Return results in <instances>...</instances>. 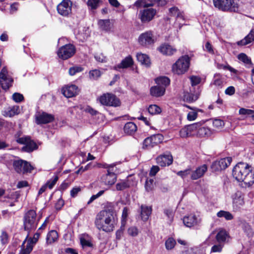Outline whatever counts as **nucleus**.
Listing matches in <instances>:
<instances>
[{"mask_svg": "<svg viewBox=\"0 0 254 254\" xmlns=\"http://www.w3.org/2000/svg\"><path fill=\"white\" fill-rule=\"evenodd\" d=\"M117 223V218L113 210L100 211L96 215L95 225L96 228L105 232L113 231Z\"/></svg>", "mask_w": 254, "mask_h": 254, "instance_id": "f257e3e1", "label": "nucleus"}, {"mask_svg": "<svg viewBox=\"0 0 254 254\" xmlns=\"http://www.w3.org/2000/svg\"><path fill=\"white\" fill-rule=\"evenodd\" d=\"M232 175L237 181L243 182L246 187H250L254 183V172L252 166L247 163H238L233 168Z\"/></svg>", "mask_w": 254, "mask_h": 254, "instance_id": "f03ea898", "label": "nucleus"}, {"mask_svg": "<svg viewBox=\"0 0 254 254\" xmlns=\"http://www.w3.org/2000/svg\"><path fill=\"white\" fill-rule=\"evenodd\" d=\"M190 62V58L188 55L181 56L172 64V72L178 75L185 74L189 70Z\"/></svg>", "mask_w": 254, "mask_h": 254, "instance_id": "7ed1b4c3", "label": "nucleus"}, {"mask_svg": "<svg viewBox=\"0 0 254 254\" xmlns=\"http://www.w3.org/2000/svg\"><path fill=\"white\" fill-rule=\"evenodd\" d=\"M116 165V163L104 165V167L107 169V173L102 176L101 182L107 187V190L113 185L117 181V175L114 172V168Z\"/></svg>", "mask_w": 254, "mask_h": 254, "instance_id": "20e7f679", "label": "nucleus"}, {"mask_svg": "<svg viewBox=\"0 0 254 254\" xmlns=\"http://www.w3.org/2000/svg\"><path fill=\"white\" fill-rule=\"evenodd\" d=\"M38 221L36 211L34 210H29L24 217V229L27 231L35 229Z\"/></svg>", "mask_w": 254, "mask_h": 254, "instance_id": "39448f33", "label": "nucleus"}, {"mask_svg": "<svg viewBox=\"0 0 254 254\" xmlns=\"http://www.w3.org/2000/svg\"><path fill=\"white\" fill-rule=\"evenodd\" d=\"M102 105L117 107L120 106V100L114 94L109 93L103 94L98 98Z\"/></svg>", "mask_w": 254, "mask_h": 254, "instance_id": "423d86ee", "label": "nucleus"}, {"mask_svg": "<svg viewBox=\"0 0 254 254\" xmlns=\"http://www.w3.org/2000/svg\"><path fill=\"white\" fill-rule=\"evenodd\" d=\"M215 7L223 11H238V4L233 0H213Z\"/></svg>", "mask_w": 254, "mask_h": 254, "instance_id": "0eeeda50", "label": "nucleus"}, {"mask_svg": "<svg viewBox=\"0 0 254 254\" xmlns=\"http://www.w3.org/2000/svg\"><path fill=\"white\" fill-rule=\"evenodd\" d=\"M155 39L151 31H147L141 33L138 37V42L144 47H149L155 43Z\"/></svg>", "mask_w": 254, "mask_h": 254, "instance_id": "6e6552de", "label": "nucleus"}, {"mask_svg": "<svg viewBox=\"0 0 254 254\" xmlns=\"http://www.w3.org/2000/svg\"><path fill=\"white\" fill-rule=\"evenodd\" d=\"M72 2L70 0H63L57 7L58 12L64 17L70 16L72 13Z\"/></svg>", "mask_w": 254, "mask_h": 254, "instance_id": "1a4fd4ad", "label": "nucleus"}, {"mask_svg": "<svg viewBox=\"0 0 254 254\" xmlns=\"http://www.w3.org/2000/svg\"><path fill=\"white\" fill-rule=\"evenodd\" d=\"M75 52V49L72 44H67L61 47L57 52L58 57L64 60L71 57Z\"/></svg>", "mask_w": 254, "mask_h": 254, "instance_id": "9d476101", "label": "nucleus"}, {"mask_svg": "<svg viewBox=\"0 0 254 254\" xmlns=\"http://www.w3.org/2000/svg\"><path fill=\"white\" fill-rule=\"evenodd\" d=\"M231 157H226L217 160L212 163L211 169L212 172H219L225 169L229 166L232 162Z\"/></svg>", "mask_w": 254, "mask_h": 254, "instance_id": "9b49d317", "label": "nucleus"}, {"mask_svg": "<svg viewBox=\"0 0 254 254\" xmlns=\"http://www.w3.org/2000/svg\"><path fill=\"white\" fill-rule=\"evenodd\" d=\"M13 82L12 78L8 74L6 67H3L0 72V83L4 90L8 89Z\"/></svg>", "mask_w": 254, "mask_h": 254, "instance_id": "f8f14e48", "label": "nucleus"}, {"mask_svg": "<svg viewBox=\"0 0 254 254\" xmlns=\"http://www.w3.org/2000/svg\"><path fill=\"white\" fill-rule=\"evenodd\" d=\"M164 137L161 134H157L145 138L143 142V147L151 148L162 142Z\"/></svg>", "mask_w": 254, "mask_h": 254, "instance_id": "ddd939ff", "label": "nucleus"}, {"mask_svg": "<svg viewBox=\"0 0 254 254\" xmlns=\"http://www.w3.org/2000/svg\"><path fill=\"white\" fill-rule=\"evenodd\" d=\"M13 165L15 170L18 173L30 172L33 169L30 164L22 160L14 161Z\"/></svg>", "mask_w": 254, "mask_h": 254, "instance_id": "4468645a", "label": "nucleus"}, {"mask_svg": "<svg viewBox=\"0 0 254 254\" xmlns=\"http://www.w3.org/2000/svg\"><path fill=\"white\" fill-rule=\"evenodd\" d=\"M169 14L171 16L176 18V24L178 23L180 28L184 24L183 22L185 20L183 12L176 6H173L169 9Z\"/></svg>", "mask_w": 254, "mask_h": 254, "instance_id": "2eb2a0df", "label": "nucleus"}, {"mask_svg": "<svg viewBox=\"0 0 254 254\" xmlns=\"http://www.w3.org/2000/svg\"><path fill=\"white\" fill-rule=\"evenodd\" d=\"M156 13V11L153 8H147L140 11L139 18L143 23L151 21Z\"/></svg>", "mask_w": 254, "mask_h": 254, "instance_id": "dca6fc26", "label": "nucleus"}, {"mask_svg": "<svg viewBox=\"0 0 254 254\" xmlns=\"http://www.w3.org/2000/svg\"><path fill=\"white\" fill-rule=\"evenodd\" d=\"M201 222V219L198 216L190 214L183 218V223L188 227H191L198 225Z\"/></svg>", "mask_w": 254, "mask_h": 254, "instance_id": "f3484780", "label": "nucleus"}, {"mask_svg": "<svg viewBox=\"0 0 254 254\" xmlns=\"http://www.w3.org/2000/svg\"><path fill=\"white\" fill-rule=\"evenodd\" d=\"M157 163L162 167L169 166L173 162V157L170 153L163 154L156 158Z\"/></svg>", "mask_w": 254, "mask_h": 254, "instance_id": "a211bd4d", "label": "nucleus"}, {"mask_svg": "<svg viewBox=\"0 0 254 254\" xmlns=\"http://www.w3.org/2000/svg\"><path fill=\"white\" fill-rule=\"evenodd\" d=\"M62 93L67 98L76 96L78 92V87L75 85H71L63 88Z\"/></svg>", "mask_w": 254, "mask_h": 254, "instance_id": "6ab92c4d", "label": "nucleus"}, {"mask_svg": "<svg viewBox=\"0 0 254 254\" xmlns=\"http://www.w3.org/2000/svg\"><path fill=\"white\" fill-rule=\"evenodd\" d=\"M233 207L239 209L245 204L244 195L240 191L236 192L233 198Z\"/></svg>", "mask_w": 254, "mask_h": 254, "instance_id": "aec40b11", "label": "nucleus"}, {"mask_svg": "<svg viewBox=\"0 0 254 254\" xmlns=\"http://www.w3.org/2000/svg\"><path fill=\"white\" fill-rule=\"evenodd\" d=\"M207 166L203 164L196 168L191 172V179L193 180H197L202 177L207 170Z\"/></svg>", "mask_w": 254, "mask_h": 254, "instance_id": "412c9836", "label": "nucleus"}, {"mask_svg": "<svg viewBox=\"0 0 254 254\" xmlns=\"http://www.w3.org/2000/svg\"><path fill=\"white\" fill-rule=\"evenodd\" d=\"M20 108L18 106L8 107L2 111V114L5 117H12L20 113Z\"/></svg>", "mask_w": 254, "mask_h": 254, "instance_id": "4be33fe9", "label": "nucleus"}, {"mask_svg": "<svg viewBox=\"0 0 254 254\" xmlns=\"http://www.w3.org/2000/svg\"><path fill=\"white\" fill-rule=\"evenodd\" d=\"M54 120V117L46 113L39 114L36 116V121L37 124H47L51 122Z\"/></svg>", "mask_w": 254, "mask_h": 254, "instance_id": "5701e85b", "label": "nucleus"}, {"mask_svg": "<svg viewBox=\"0 0 254 254\" xmlns=\"http://www.w3.org/2000/svg\"><path fill=\"white\" fill-rule=\"evenodd\" d=\"M158 50L162 54L166 56H172L177 52L176 48L166 44L162 45Z\"/></svg>", "mask_w": 254, "mask_h": 254, "instance_id": "b1692460", "label": "nucleus"}, {"mask_svg": "<svg viewBox=\"0 0 254 254\" xmlns=\"http://www.w3.org/2000/svg\"><path fill=\"white\" fill-rule=\"evenodd\" d=\"M152 207L146 205H142L140 206V217L144 221H146L152 213Z\"/></svg>", "mask_w": 254, "mask_h": 254, "instance_id": "393cba45", "label": "nucleus"}, {"mask_svg": "<svg viewBox=\"0 0 254 254\" xmlns=\"http://www.w3.org/2000/svg\"><path fill=\"white\" fill-rule=\"evenodd\" d=\"M165 91L164 87L157 85L151 87L150 89V94L155 97L162 96L165 94Z\"/></svg>", "mask_w": 254, "mask_h": 254, "instance_id": "a878e982", "label": "nucleus"}, {"mask_svg": "<svg viewBox=\"0 0 254 254\" xmlns=\"http://www.w3.org/2000/svg\"><path fill=\"white\" fill-rule=\"evenodd\" d=\"M254 41V28L252 29L249 34L243 39L237 42L239 46H245Z\"/></svg>", "mask_w": 254, "mask_h": 254, "instance_id": "bb28decb", "label": "nucleus"}, {"mask_svg": "<svg viewBox=\"0 0 254 254\" xmlns=\"http://www.w3.org/2000/svg\"><path fill=\"white\" fill-rule=\"evenodd\" d=\"M59 238L58 232L55 230L50 231L46 237V243L48 245H51L56 242Z\"/></svg>", "mask_w": 254, "mask_h": 254, "instance_id": "cd10ccee", "label": "nucleus"}, {"mask_svg": "<svg viewBox=\"0 0 254 254\" xmlns=\"http://www.w3.org/2000/svg\"><path fill=\"white\" fill-rule=\"evenodd\" d=\"M201 125V123L198 122L187 126L186 127L190 136L196 135L197 129Z\"/></svg>", "mask_w": 254, "mask_h": 254, "instance_id": "c85d7f7f", "label": "nucleus"}, {"mask_svg": "<svg viewBox=\"0 0 254 254\" xmlns=\"http://www.w3.org/2000/svg\"><path fill=\"white\" fill-rule=\"evenodd\" d=\"M136 58L137 61L142 64L146 66H149L150 64V59L146 54L137 53L136 54Z\"/></svg>", "mask_w": 254, "mask_h": 254, "instance_id": "c756f323", "label": "nucleus"}, {"mask_svg": "<svg viewBox=\"0 0 254 254\" xmlns=\"http://www.w3.org/2000/svg\"><path fill=\"white\" fill-rule=\"evenodd\" d=\"M211 134V131L209 128L200 126L197 129L196 135L200 137H205L209 136Z\"/></svg>", "mask_w": 254, "mask_h": 254, "instance_id": "7c9ffc66", "label": "nucleus"}, {"mask_svg": "<svg viewBox=\"0 0 254 254\" xmlns=\"http://www.w3.org/2000/svg\"><path fill=\"white\" fill-rule=\"evenodd\" d=\"M137 130L136 125L133 122H128L124 126V131L126 133L131 134Z\"/></svg>", "mask_w": 254, "mask_h": 254, "instance_id": "2f4dec72", "label": "nucleus"}, {"mask_svg": "<svg viewBox=\"0 0 254 254\" xmlns=\"http://www.w3.org/2000/svg\"><path fill=\"white\" fill-rule=\"evenodd\" d=\"M133 64V60L130 56L127 57L121 64L118 65L119 68H127L131 66Z\"/></svg>", "mask_w": 254, "mask_h": 254, "instance_id": "473e14b6", "label": "nucleus"}, {"mask_svg": "<svg viewBox=\"0 0 254 254\" xmlns=\"http://www.w3.org/2000/svg\"><path fill=\"white\" fill-rule=\"evenodd\" d=\"M157 86L166 87L170 84V80L169 78L166 76L158 77L155 80Z\"/></svg>", "mask_w": 254, "mask_h": 254, "instance_id": "72a5a7b5", "label": "nucleus"}, {"mask_svg": "<svg viewBox=\"0 0 254 254\" xmlns=\"http://www.w3.org/2000/svg\"><path fill=\"white\" fill-rule=\"evenodd\" d=\"M98 24L101 28L105 31H110L113 28V24L109 19L100 20Z\"/></svg>", "mask_w": 254, "mask_h": 254, "instance_id": "f704fd0d", "label": "nucleus"}, {"mask_svg": "<svg viewBox=\"0 0 254 254\" xmlns=\"http://www.w3.org/2000/svg\"><path fill=\"white\" fill-rule=\"evenodd\" d=\"M228 235L227 232L224 230H220L216 236V239L217 241L219 243H222L224 242Z\"/></svg>", "mask_w": 254, "mask_h": 254, "instance_id": "c9c22d12", "label": "nucleus"}, {"mask_svg": "<svg viewBox=\"0 0 254 254\" xmlns=\"http://www.w3.org/2000/svg\"><path fill=\"white\" fill-rule=\"evenodd\" d=\"M217 216L219 218L224 217L226 220H231L234 218L233 215L230 212L224 210L218 212Z\"/></svg>", "mask_w": 254, "mask_h": 254, "instance_id": "e433bc0d", "label": "nucleus"}, {"mask_svg": "<svg viewBox=\"0 0 254 254\" xmlns=\"http://www.w3.org/2000/svg\"><path fill=\"white\" fill-rule=\"evenodd\" d=\"M40 236V234L39 233H35L33 238H30L26 240V245L31 246L32 249L33 248L34 246L37 242Z\"/></svg>", "mask_w": 254, "mask_h": 254, "instance_id": "4c0bfd02", "label": "nucleus"}, {"mask_svg": "<svg viewBox=\"0 0 254 254\" xmlns=\"http://www.w3.org/2000/svg\"><path fill=\"white\" fill-rule=\"evenodd\" d=\"M116 187L117 190H123L129 187V183L128 180H123L118 182Z\"/></svg>", "mask_w": 254, "mask_h": 254, "instance_id": "58836bf2", "label": "nucleus"}, {"mask_svg": "<svg viewBox=\"0 0 254 254\" xmlns=\"http://www.w3.org/2000/svg\"><path fill=\"white\" fill-rule=\"evenodd\" d=\"M37 145L36 143L34 142L31 141L30 139L28 142L26 144L25 146L23 147L22 149L25 151L30 152L35 149Z\"/></svg>", "mask_w": 254, "mask_h": 254, "instance_id": "ea45409f", "label": "nucleus"}, {"mask_svg": "<svg viewBox=\"0 0 254 254\" xmlns=\"http://www.w3.org/2000/svg\"><path fill=\"white\" fill-rule=\"evenodd\" d=\"M80 243L82 247H92V244L87 235H84L80 238Z\"/></svg>", "mask_w": 254, "mask_h": 254, "instance_id": "a19ab883", "label": "nucleus"}, {"mask_svg": "<svg viewBox=\"0 0 254 254\" xmlns=\"http://www.w3.org/2000/svg\"><path fill=\"white\" fill-rule=\"evenodd\" d=\"M102 74V72L100 70L95 69L89 71V77L90 79L96 80L101 76Z\"/></svg>", "mask_w": 254, "mask_h": 254, "instance_id": "79ce46f5", "label": "nucleus"}, {"mask_svg": "<svg viewBox=\"0 0 254 254\" xmlns=\"http://www.w3.org/2000/svg\"><path fill=\"white\" fill-rule=\"evenodd\" d=\"M102 2L101 0H88L87 4L91 9H96Z\"/></svg>", "mask_w": 254, "mask_h": 254, "instance_id": "37998d69", "label": "nucleus"}, {"mask_svg": "<svg viewBox=\"0 0 254 254\" xmlns=\"http://www.w3.org/2000/svg\"><path fill=\"white\" fill-rule=\"evenodd\" d=\"M148 111L149 114L151 115H156L160 114L162 110L156 105H151L148 108Z\"/></svg>", "mask_w": 254, "mask_h": 254, "instance_id": "c03bdc74", "label": "nucleus"}, {"mask_svg": "<svg viewBox=\"0 0 254 254\" xmlns=\"http://www.w3.org/2000/svg\"><path fill=\"white\" fill-rule=\"evenodd\" d=\"M176 244V241L173 238H169L165 242V248L167 250L173 249Z\"/></svg>", "mask_w": 254, "mask_h": 254, "instance_id": "a18cd8bd", "label": "nucleus"}, {"mask_svg": "<svg viewBox=\"0 0 254 254\" xmlns=\"http://www.w3.org/2000/svg\"><path fill=\"white\" fill-rule=\"evenodd\" d=\"M197 94H193L188 92L185 93L184 99L188 102H192L196 101L198 99Z\"/></svg>", "mask_w": 254, "mask_h": 254, "instance_id": "49530a36", "label": "nucleus"}, {"mask_svg": "<svg viewBox=\"0 0 254 254\" xmlns=\"http://www.w3.org/2000/svg\"><path fill=\"white\" fill-rule=\"evenodd\" d=\"M83 70V67L80 66H74L69 68L68 70L69 74L71 76L74 75L77 73L80 72Z\"/></svg>", "mask_w": 254, "mask_h": 254, "instance_id": "de8ad7c7", "label": "nucleus"}, {"mask_svg": "<svg viewBox=\"0 0 254 254\" xmlns=\"http://www.w3.org/2000/svg\"><path fill=\"white\" fill-rule=\"evenodd\" d=\"M134 6L136 7H149L151 6V4H149L147 0H137L134 3Z\"/></svg>", "mask_w": 254, "mask_h": 254, "instance_id": "09e8293b", "label": "nucleus"}, {"mask_svg": "<svg viewBox=\"0 0 254 254\" xmlns=\"http://www.w3.org/2000/svg\"><path fill=\"white\" fill-rule=\"evenodd\" d=\"M20 133H17L15 135L16 141L20 144H25L28 142L29 140L30 139V138L28 136H24V137H20Z\"/></svg>", "mask_w": 254, "mask_h": 254, "instance_id": "8fccbe9b", "label": "nucleus"}, {"mask_svg": "<svg viewBox=\"0 0 254 254\" xmlns=\"http://www.w3.org/2000/svg\"><path fill=\"white\" fill-rule=\"evenodd\" d=\"M26 243V240H25L22 245V247H23L19 254H29L32 251L33 249L31 246H27L26 245V246H24V244Z\"/></svg>", "mask_w": 254, "mask_h": 254, "instance_id": "3c124183", "label": "nucleus"}, {"mask_svg": "<svg viewBox=\"0 0 254 254\" xmlns=\"http://www.w3.org/2000/svg\"><path fill=\"white\" fill-rule=\"evenodd\" d=\"M239 114L254 118V111L252 110L241 108L239 110Z\"/></svg>", "mask_w": 254, "mask_h": 254, "instance_id": "603ef678", "label": "nucleus"}, {"mask_svg": "<svg viewBox=\"0 0 254 254\" xmlns=\"http://www.w3.org/2000/svg\"><path fill=\"white\" fill-rule=\"evenodd\" d=\"M154 181L153 179L147 180L145 182V189L147 191H150L154 189Z\"/></svg>", "mask_w": 254, "mask_h": 254, "instance_id": "864d4df0", "label": "nucleus"}, {"mask_svg": "<svg viewBox=\"0 0 254 254\" xmlns=\"http://www.w3.org/2000/svg\"><path fill=\"white\" fill-rule=\"evenodd\" d=\"M238 59L246 64H250L251 63V59L244 53H241L238 55Z\"/></svg>", "mask_w": 254, "mask_h": 254, "instance_id": "5fc2aeb1", "label": "nucleus"}, {"mask_svg": "<svg viewBox=\"0 0 254 254\" xmlns=\"http://www.w3.org/2000/svg\"><path fill=\"white\" fill-rule=\"evenodd\" d=\"M192 171L190 169H186L184 171H181L178 172H177V174L181 177L183 179H185L186 177H187L189 175H191Z\"/></svg>", "mask_w": 254, "mask_h": 254, "instance_id": "6e6d98bb", "label": "nucleus"}, {"mask_svg": "<svg viewBox=\"0 0 254 254\" xmlns=\"http://www.w3.org/2000/svg\"><path fill=\"white\" fill-rule=\"evenodd\" d=\"M223 245L219 243L213 245L211 249V253H220L222 251Z\"/></svg>", "mask_w": 254, "mask_h": 254, "instance_id": "4d7b16f0", "label": "nucleus"}, {"mask_svg": "<svg viewBox=\"0 0 254 254\" xmlns=\"http://www.w3.org/2000/svg\"><path fill=\"white\" fill-rule=\"evenodd\" d=\"M190 79L192 86H195L198 84L201 81V78L199 76L192 75L190 76Z\"/></svg>", "mask_w": 254, "mask_h": 254, "instance_id": "13d9d810", "label": "nucleus"}, {"mask_svg": "<svg viewBox=\"0 0 254 254\" xmlns=\"http://www.w3.org/2000/svg\"><path fill=\"white\" fill-rule=\"evenodd\" d=\"M213 126L216 128L219 129L224 126V123L221 120L215 119L213 122Z\"/></svg>", "mask_w": 254, "mask_h": 254, "instance_id": "bf43d9fd", "label": "nucleus"}, {"mask_svg": "<svg viewBox=\"0 0 254 254\" xmlns=\"http://www.w3.org/2000/svg\"><path fill=\"white\" fill-rule=\"evenodd\" d=\"M96 60L100 63H105L107 62V58L103 55L102 53L97 54L94 56Z\"/></svg>", "mask_w": 254, "mask_h": 254, "instance_id": "052dcab7", "label": "nucleus"}, {"mask_svg": "<svg viewBox=\"0 0 254 254\" xmlns=\"http://www.w3.org/2000/svg\"><path fill=\"white\" fill-rule=\"evenodd\" d=\"M165 214L168 217L170 221H172L174 217V212L172 209H165L164 211Z\"/></svg>", "mask_w": 254, "mask_h": 254, "instance_id": "680f3d73", "label": "nucleus"}, {"mask_svg": "<svg viewBox=\"0 0 254 254\" xmlns=\"http://www.w3.org/2000/svg\"><path fill=\"white\" fill-rule=\"evenodd\" d=\"M243 230L248 234H252L253 233V230L251 225L247 222H244L243 224Z\"/></svg>", "mask_w": 254, "mask_h": 254, "instance_id": "e2e57ef3", "label": "nucleus"}, {"mask_svg": "<svg viewBox=\"0 0 254 254\" xmlns=\"http://www.w3.org/2000/svg\"><path fill=\"white\" fill-rule=\"evenodd\" d=\"M0 241L2 244L4 245L8 243V236L7 233L5 231H2L0 236Z\"/></svg>", "mask_w": 254, "mask_h": 254, "instance_id": "0e129e2a", "label": "nucleus"}, {"mask_svg": "<svg viewBox=\"0 0 254 254\" xmlns=\"http://www.w3.org/2000/svg\"><path fill=\"white\" fill-rule=\"evenodd\" d=\"M58 180V177L57 176H55L54 178L49 180L46 184L47 187H48L50 189H51L55 186L56 183H57Z\"/></svg>", "mask_w": 254, "mask_h": 254, "instance_id": "69168bd1", "label": "nucleus"}, {"mask_svg": "<svg viewBox=\"0 0 254 254\" xmlns=\"http://www.w3.org/2000/svg\"><path fill=\"white\" fill-rule=\"evenodd\" d=\"M197 117V113L195 111L190 112L187 115V119L189 121H194Z\"/></svg>", "mask_w": 254, "mask_h": 254, "instance_id": "338daca9", "label": "nucleus"}, {"mask_svg": "<svg viewBox=\"0 0 254 254\" xmlns=\"http://www.w3.org/2000/svg\"><path fill=\"white\" fill-rule=\"evenodd\" d=\"M128 234L132 237L136 236L138 235V229L135 227H131L127 230Z\"/></svg>", "mask_w": 254, "mask_h": 254, "instance_id": "774afa93", "label": "nucleus"}]
</instances>
